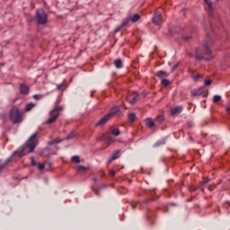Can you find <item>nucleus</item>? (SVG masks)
Instances as JSON below:
<instances>
[{
	"label": "nucleus",
	"mask_w": 230,
	"mask_h": 230,
	"mask_svg": "<svg viewBox=\"0 0 230 230\" xmlns=\"http://www.w3.org/2000/svg\"><path fill=\"white\" fill-rule=\"evenodd\" d=\"M39 136V132L32 134L27 142L23 144L17 151L14 152L13 155H18V157H24L26 154H31L33 150L39 145V140L36 137Z\"/></svg>",
	"instance_id": "nucleus-1"
},
{
	"label": "nucleus",
	"mask_w": 230,
	"mask_h": 230,
	"mask_svg": "<svg viewBox=\"0 0 230 230\" xmlns=\"http://www.w3.org/2000/svg\"><path fill=\"white\" fill-rule=\"evenodd\" d=\"M203 49L204 53H202L199 49H196L195 57L197 60H211L213 56L211 55V49H209L208 43L203 45Z\"/></svg>",
	"instance_id": "nucleus-2"
},
{
	"label": "nucleus",
	"mask_w": 230,
	"mask_h": 230,
	"mask_svg": "<svg viewBox=\"0 0 230 230\" xmlns=\"http://www.w3.org/2000/svg\"><path fill=\"white\" fill-rule=\"evenodd\" d=\"M64 111L62 106H56L52 111H49V119H47L46 125H51L57 121V119L60 116V112Z\"/></svg>",
	"instance_id": "nucleus-3"
},
{
	"label": "nucleus",
	"mask_w": 230,
	"mask_h": 230,
	"mask_svg": "<svg viewBox=\"0 0 230 230\" xmlns=\"http://www.w3.org/2000/svg\"><path fill=\"white\" fill-rule=\"evenodd\" d=\"M10 119L12 123H21L22 121V114L21 111L17 109V107H13L10 111Z\"/></svg>",
	"instance_id": "nucleus-4"
},
{
	"label": "nucleus",
	"mask_w": 230,
	"mask_h": 230,
	"mask_svg": "<svg viewBox=\"0 0 230 230\" xmlns=\"http://www.w3.org/2000/svg\"><path fill=\"white\" fill-rule=\"evenodd\" d=\"M36 22L38 24H46L48 22V14L44 9H39L36 12Z\"/></svg>",
	"instance_id": "nucleus-5"
},
{
	"label": "nucleus",
	"mask_w": 230,
	"mask_h": 230,
	"mask_svg": "<svg viewBox=\"0 0 230 230\" xmlns=\"http://www.w3.org/2000/svg\"><path fill=\"white\" fill-rule=\"evenodd\" d=\"M152 22H154V24H155L156 26H161V24H163V15L161 14V12L156 11L154 13V16L152 18Z\"/></svg>",
	"instance_id": "nucleus-6"
},
{
	"label": "nucleus",
	"mask_w": 230,
	"mask_h": 230,
	"mask_svg": "<svg viewBox=\"0 0 230 230\" xmlns=\"http://www.w3.org/2000/svg\"><path fill=\"white\" fill-rule=\"evenodd\" d=\"M109 119L114 118L116 116H121V111L119 110V106H114L110 110V112L107 114Z\"/></svg>",
	"instance_id": "nucleus-7"
},
{
	"label": "nucleus",
	"mask_w": 230,
	"mask_h": 230,
	"mask_svg": "<svg viewBox=\"0 0 230 230\" xmlns=\"http://www.w3.org/2000/svg\"><path fill=\"white\" fill-rule=\"evenodd\" d=\"M141 19V16L137 13L133 14V16L128 17L122 22V26H127L128 22H137V21Z\"/></svg>",
	"instance_id": "nucleus-8"
},
{
	"label": "nucleus",
	"mask_w": 230,
	"mask_h": 230,
	"mask_svg": "<svg viewBox=\"0 0 230 230\" xmlns=\"http://www.w3.org/2000/svg\"><path fill=\"white\" fill-rule=\"evenodd\" d=\"M205 2V9L207 10L208 15L213 17V2L211 0H204Z\"/></svg>",
	"instance_id": "nucleus-9"
},
{
	"label": "nucleus",
	"mask_w": 230,
	"mask_h": 230,
	"mask_svg": "<svg viewBox=\"0 0 230 230\" xmlns=\"http://www.w3.org/2000/svg\"><path fill=\"white\" fill-rule=\"evenodd\" d=\"M127 102L130 103V105H134L137 102V92H133L131 95L127 97Z\"/></svg>",
	"instance_id": "nucleus-10"
},
{
	"label": "nucleus",
	"mask_w": 230,
	"mask_h": 230,
	"mask_svg": "<svg viewBox=\"0 0 230 230\" xmlns=\"http://www.w3.org/2000/svg\"><path fill=\"white\" fill-rule=\"evenodd\" d=\"M181 112H182V106H177L171 110L172 116H179V114H181Z\"/></svg>",
	"instance_id": "nucleus-11"
},
{
	"label": "nucleus",
	"mask_w": 230,
	"mask_h": 230,
	"mask_svg": "<svg viewBox=\"0 0 230 230\" xmlns=\"http://www.w3.org/2000/svg\"><path fill=\"white\" fill-rule=\"evenodd\" d=\"M102 141H105L106 143H108V145H111V143H114L116 139H114L111 135H103Z\"/></svg>",
	"instance_id": "nucleus-12"
},
{
	"label": "nucleus",
	"mask_w": 230,
	"mask_h": 230,
	"mask_svg": "<svg viewBox=\"0 0 230 230\" xmlns=\"http://www.w3.org/2000/svg\"><path fill=\"white\" fill-rule=\"evenodd\" d=\"M119 152L120 150H117L112 153L111 156L109 158L108 163H112V161H116L119 157Z\"/></svg>",
	"instance_id": "nucleus-13"
},
{
	"label": "nucleus",
	"mask_w": 230,
	"mask_h": 230,
	"mask_svg": "<svg viewBox=\"0 0 230 230\" xmlns=\"http://www.w3.org/2000/svg\"><path fill=\"white\" fill-rule=\"evenodd\" d=\"M111 119L109 118L108 115H105L102 119H101L98 123L95 124V127H100L102 125H105L107 121H109Z\"/></svg>",
	"instance_id": "nucleus-14"
},
{
	"label": "nucleus",
	"mask_w": 230,
	"mask_h": 230,
	"mask_svg": "<svg viewBox=\"0 0 230 230\" xmlns=\"http://www.w3.org/2000/svg\"><path fill=\"white\" fill-rule=\"evenodd\" d=\"M20 93L21 94H28L30 93V87H28L26 84H21Z\"/></svg>",
	"instance_id": "nucleus-15"
},
{
	"label": "nucleus",
	"mask_w": 230,
	"mask_h": 230,
	"mask_svg": "<svg viewBox=\"0 0 230 230\" xmlns=\"http://www.w3.org/2000/svg\"><path fill=\"white\" fill-rule=\"evenodd\" d=\"M191 94L192 96H200V94H203L204 93V88H199V89H194V90H191Z\"/></svg>",
	"instance_id": "nucleus-16"
},
{
	"label": "nucleus",
	"mask_w": 230,
	"mask_h": 230,
	"mask_svg": "<svg viewBox=\"0 0 230 230\" xmlns=\"http://www.w3.org/2000/svg\"><path fill=\"white\" fill-rule=\"evenodd\" d=\"M113 64L117 69H121V67H123V61H121L120 58L115 59Z\"/></svg>",
	"instance_id": "nucleus-17"
},
{
	"label": "nucleus",
	"mask_w": 230,
	"mask_h": 230,
	"mask_svg": "<svg viewBox=\"0 0 230 230\" xmlns=\"http://www.w3.org/2000/svg\"><path fill=\"white\" fill-rule=\"evenodd\" d=\"M155 76L157 78H167L168 74L163 70H160L156 73Z\"/></svg>",
	"instance_id": "nucleus-18"
},
{
	"label": "nucleus",
	"mask_w": 230,
	"mask_h": 230,
	"mask_svg": "<svg viewBox=\"0 0 230 230\" xmlns=\"http://www.w3.org/2000/svg\"><path fill=\"white\" fill-rule=\"evenodd\" d=\"M146 125L149 128H154V127H155V123L154 122V120H152V119H146Z\"/></svg>",
	"instance_id": "nucleus-19"
},
{
	"label": "nucleus",
	"mask_w": 230,
	"mask_h": 230,
	"mask_svg": "<svg viewBox=\"0 0 230 230\" xmlns=\"http://www.w3.org/2000/svg\"><path fill=\"white\" fill-rule=\"evenodd\" d=\"M166 144V138H162L160 140H158L155 145L154 147L157 148V146H163V145Z\"/></svg>",
	"instance_id": "nucleus-20"
},
{
	"label": "nucleus",
	"mask_w": 230,
	"mask_h": 230,
	"mask_svg": "<svg viewBox=\"0 0 230 230\" xmlns=\"http://www.w3.org/2000/svg\"><path fill=\"white\" fill-rule=\"evenodd\" d=\"M8 163H10V159L5 160L4 162L0 161V173L4 169V166H6V164H8Z\"/></svg>",
	"instance_id": "nucleus-21"
},
{
	"label": "nucleus",
	"mask_w": 230,
	"mask_h": 230,
	"mask_svg": "<svg viewBox=\"0 0 230 230\" xmlns=\"http://www.w3.org/2000/svg\"><path fill=\"white\" fill-rule=\"evenodd\" d=\"M213 102L215 103L220 104V102H222V96H220V95H214Z\"/></svg>",
	"instance_id": "nucleus-22"
},
{
	"label": "nucleus",
	"mask_w": 230,
	"mask_h": 230,
	"mask_svg": "<svg viewBox=\"0 0 230 230\" xmlns=\"http://www.w3.org/2000/svg\"><path fill=\"white\" fill-rule=\"evenodd\" d=\"M60 138H55L48 143L49 146H52V145H58V143H60Z\"/></svg>",
	"instance_id": "nucleus-23"
},
{
	"label": "nucleus",
	"mask_w": 230,
	"mask_h": 230,
	"mask_svg": "<svg viewBox=\"0 0 230 230\" xmlns=\"http://www.w3.org/2000/svg\"><path fill=\"white\" fill-rule=\"evenodd\" d=\"M33 107H35V103L30 102L29 104L26 105L25 111H27V112H30V111H31Z\"/></svg>",
	"instance_id": "nucleus-24"
},
{
	"label": "nucleus",
	"mask_w": 230,
	"mask_h": 230,
	"mask_svg": "<svg viewBox=\"0 0 230 230\" xmlns=\"http://www.w3.org/2000/svg\"><path fill=\"white\" fill-rule=\"evenodd\" d=\"M161 84L164 87H168L170 85V81L168 79H162Z\"/></svg>",
	"instance_id": "nucleus-25"
},
{
	"label": "nucleus",
	"mask_w": 230,
	"mask_h": 230,
	"mask_svg": "<svg viewBox=\"0 0 230 230\" xmlns=\"http://www.w3.org/2000/svg\"><path fill=\"white\" fill-rule=\"evenodd\" d=\"M111 134H112L113 136H119V134H121V132L119 131V128H114L111 131Z\"/></svg>",
	"instance_id": "nucleus-26"
},
{
	"label": "nucleus",
	"mask_w": 230,
	"mask_h": 230,
	"mask_svg": "<svg viewBox=\"0 0 230 230\" xmlns=\"http://www.w3.org/2000/svg\"><path fill=\"white\" fill-rule=\"evenodd\" d=\"M74 137H76V131H72L67 137L66 139H73Z\"/></svg>",
	"instance_id": "nucleus-27"
},
{
	"label": "nucleus",
	"mask_w": 230,
	"mask_h": 230,
	"mask_svg": "<svg viewBox=\"0 0 230 230\" xmlns=\"http://www.w3.org/2000/svg\"><path fill=\"white\" fill-rule=\"evenodd\" d=\"M71 161H72V163H80V156H78V155H74V156H72V158H71Z\"/></svg>",
	"instance_id": "nucleus-28"
},
{
	"label": "nucleus",
	"mask_w": 230,
	"mask_h": 230,
	"mask_svg": "<svg viewBox=\"0 0 230 230\" xmlns=\"http://www.w3.org/2000/svg\"><path fill=\"white\" fill-rule=\"evenodd\" d=\"M155 121H157V123H163V121H164V116L159 115V116L155 119Z\"/></svg>",
	"instance_id": "nucleus-29"
},
{
	"label": "nucleus",
	"mask_w": 230,
	"mask_h": 230,
	"mask_svg": "<svg viewBox=\"0 0 230 230\" xmlns=\"http://www.w3.org/2000/svg\"><path fill=\"white\" fill-rule=\"evenodd\" d=\"M88 168L84 165H79L77 167V172H87Z\"/></svg>",
	"instance_id": "nucleus-30"
},
{
	"label": "nucleus",
	"mask_w": 230,
	"mask_h": 230,
	"mask_svg": "<svg viewBox=\"0 0 230 230\" xmlns=\"http://www.w3.org/2000/svg\"><path fill=\"white\" fill-rule=\"evenodd\" d=\"M128 119H129V121H134V119H136V114L135 113H130L128 115Z\"/></svg>",
	"instance_id": "nucleus-31"
},
{
	"label": "nucleus",
	"mask_w": 230,
	"mask_h": 230,
	"mask_svg": "<svg viewBox=\"0 0 230 230\" xmlns=\"http://www.w3.org/2000/svg\"><path fill=\"white\" fill-rule=\"evenodd\" d=\"M41 98H43L42 94H35V95H33V99L34 100H41Z\"/></svg>",
	"instance_id": "nucleus-32"
},
{
	"label": "nucleus",
	"mask_w": 230,
	"mask_h": 230,
	"mask_svg": "<svg viewBox=\"0 0 230 230\" xmlns=\"http://www.w3.org/2000/svg\"><path fill=\"white\" fill-rule=\"evenodd\" d=\"M31 166H37V162H35V158L31 157Z\"/></svg>",
	"instance_id": "nucleus-33"
},
{
	"label": "nucleus",
	"mask_w": 230,
	"mask_h": 230,
	"mask_svg": "<svg viewBox=\"0 0 230 230\" xmlns=\"http://www.w3.org/2000/svg\"><path fill=\"white\" fill-rule=\"evenodd\" d=\"M44 167H45L44 164H38L39 170H44Z\"/></svg>",
	"instance_id": "nucleus-34"
},
{
	"label": "nucleus",
	"mask_w": 230,
	"mask_h": 230,
	"mask_svg": "<svg viewBox=\"0 0 230 230\" xmlns=\"http://www.w3.org/2000/svg\"><path fill=\"white\" fill-rule=\"evenodd\" d=\"M62 87H64V84H58V85H57V90H58V91H62Z\"/></svg>",
	"instance_id": "nucleus-35"
},
{
	"label": "nucleus",
	"mask_w": 230,
	"mask_h": 230,
	"mask_svg": "<svg viewBox=\"0 0 230 230\" xmlns=\"http://www.w3.org/2000/svg\"><path fill=\"white\" fill-rule=\"evenodd\" d=\"M190 39H191V36H183L182 37V40H185V41L190 40Z\"/></svg>",
	"instance_id": "nucleus-36"
},
{
	"label": "nucleus",
	"mask_w": 230,
	"mask_h": 230,
	"mask_svg": "<svg viewBox=\"0 0 230 230\" xmlns=\"http://www.w3.org/2000/svg\"><path fill=\"white\" fill-rule=\"evenodd\" d=\"M205 85H206V86L211 85V80H209V79L205 80Z\"/></svg>",
	"instance_id": "nucleus-37"
},
{
	"label": "nucleus",
	"mask_w": 230,
	"mask_h": 230,
	"mask_svg": "<svg viewBox=\"0 0 230 230\" xmlns=\"http://www.w3.org/2000/svg\"><path fill=\"white\" fill-rule=\"evenodd\" d=\"M110 175L111 177H114V175H116V171H114V170L110 171Z\"/></svg>",
	"instance_id": "nucleus-38"
},
{
	"label": "nucleus",
	"mask_w": 230,
	"mask_h": 230,
	"mask_svg": "<svg viewBox=\"0 0 230 230\" xmlns=\"http://www.w3.org/2000/svg\"><path fill=\"white\" fill-rule=\"evenodd\" d=\"M137 206V204L136 202L131 203L132 209H136Z\"/></svg>",
	"instance_id": "nucleus-39"
},
{
	"label": "nucleus",
	"mask_w": 230,
	"mask_h": 230,
	"mask_svg": "<svg viewBox=\"0 0 230 230\" xmlns=\"http://www.w3.org/2000/svg\"><path fill=\"white\" fill-rule=\"evenodd\" d=\"M177 67H179V64L174 65V66L172 67V71H175Z\"/></svg>",
	"instance_id": "nucleus-40"
},
{
	"label": "nucleus",
	"mask_w": 230,
	"mask_h": 230,
	"mask_svg": "<svg viewBox=\"0 0 230 230\" xmlns=\"http://www.w3.org/2000/svg\"><path fill=\"white\" fill-rule=\"evenodd\" d=\"M199 78H202V76H200V75H196L194 77V80L197 82V80H199Z\"/></svg>",
	"instance_id": "nucleus-41"
},
{
	"label": "nucleus",
	"mask_w": 230,
	"mask_h": 230,
	"mask_svg": "<svg viewBox=\"0 0 230 230\" xmlns=\"http://www.w3.org/2000/svg\"><path fill=\"white\" fill-rule=\"evenodd\" d=\"M226 111L230 113V104L226 105Z\"/></svg>",
	"instance_id": "nucleus-42"
},
{
	"label": "nucleus",
	"mask_w": 230,
	"mask_h": 230,
	"mask_svg": "<svg viewBox=\"0 0 230 230\" xmlns=\"http://www.w3.org/2000/svg\"><path fill=\"white\" fill-rule=\"evenodd\" d=\"M187 125H188L189 128H191V127H193V122H188Z\"/></svg>",
	"instance_id": "nucleus-43"
},
{
	"label": "nucleus",
	"mask_w": 230,
	"mask_h": 230,
	"mask_svg": "<svg viewBox=\"0 0 230 230\" xmlns=\"http://www.w3.org/2000/svg\"><path fill=\"white\" fill-rule=\"evenodd\" d=\"M189 73H190V75H193L195 73V71L193 70H189Z\"/></svg>",
	"instance_id": "nucleus-44"
},
{
	"label": "nucleus",
	"mask_w": 230,
	"mask_h": 230,
	"mask_svg": "<svg viewBox=\"0 0 230 230\" xmlns=\"http://www.w3.org/2000/svg\"><path fill=\"white\" fill-rule=\"evenodd\" d=\"M195 190H196L195 188H190V191H195Z\"/></svg>",
	"instance_id": "nucleus-45"
},
{
	"label": "nucleus",
	"mask_w": 230,
	"mask_h": 230,
	"mask_svg": "<svg viewBox=\"0 0 230 230\" xmlns=\"http://www.w3.org/2000/svg\"><path fill=\"white\" fill-rule=\"evenodd\" d=\"M96 195H98V190H93Z\"/></svg>",
	"instance_id": "nucleus-46"
},
{
	"label": "nucleus",
	"mask_w": 230,
	"mask_h": 230,
	"mask_svg": "<svg viewBox=\"0 0 230 230\" xmlns=\"http://www.w3.org/2000/svg\"><path fill=\"white\" fill-rule=\"evenodd\" d=\"M209 28H210V30H213V26L212 25H209Z\"/></svg>",
	"instance_id": "nucleus-47"
},
{
	"label": "nucleus",
	"mask_w": 230,
	"mask_h": 230,
	"mask_svg": "<svg viewBox=\"0 0 230 230\" xmlns=\"http://www.w3.org/2000/svg\"><path fill=\"white\" fill-rule=\"evenodd\" d=\"M94 182H96V178H93Z\"/></svg>",
	"instance_id": "nucleus-48"
},
{
	"label": "nucleus",
	"mask_w": 230,
	"mask_h": 230,
	"mask_svg": "<svg viewBox=\"0 0 230 230\" xmlns=\"http://www.w3.org/2000/svg\"><path fill=\"white\" fill-rule=\"evenodd\" d=\"M91 96L93 97V93H92Z\"/></svg>",
	"instance_id": "nucleus-49"
}]
</instances>
